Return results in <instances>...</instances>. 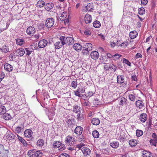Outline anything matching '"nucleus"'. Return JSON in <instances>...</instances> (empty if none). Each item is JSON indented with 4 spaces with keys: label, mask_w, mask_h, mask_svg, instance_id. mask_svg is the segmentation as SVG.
Listing matches in <instances>:
<instances>
[{
    "label": "nucleus",
    "mask_w": 157,
    "mask_h": 157,
    "mask_svg": "<svg viewBox=\"0 0 157 157\" xmlns=\"http://www.w3.org/2000/svg\"><path fill=\"white\" fill-rule=\"evenodd\" d=\"M68 38V37L60 36L59 38L60 41H57L54 44L55 48L56 49H59L62 48L63 45L66 44L67 40Z\"/></svg>",
    "instance_id": "obj_1"
},
{
    "label": "nucleus",
    "mask_w": 157,
    "mask_h": 157,
    "mask_svg": "<svg viewBox=\"0 0 157 157\" xmlns=\"http://www.w3.org/2000/svg\"><path fill=\"white\" fill-rule=\"evenodd\" d=\"M92 44L90 43L85 44L83 47L82 53L84 55L89 54V52L92 50Z\"/></svg>",
    "instance_id": "obj_2"
},
{
    "label": "nucleus",
    "mask_w": 157,
    "mask_h": 157,
    "mask_svg": "<svg viewBox=\"0 0 157 157\" xmlns=\"http://www.w3.org/2000/svg\"><path fill=\"white\" fill-rule=\"evenodd\" d=\"M124 76L122 75L117 76V83L122 84V86H124L127 84V82L124 81Z\"/></svg>",
    "instance_id": "obj_3"
},
{
    "label": "nucleus",
    "mask_w": 157,
    "mask_h": 157,
    "mask_svg": "<svg viewBox=\"0 0 157 157\" xmlns=\"http://www.w3.org/2000/svg\"><path fill=\"white\" fill-rule=\"evenodd\" d=\"M54 20L52 18L47 19L46 21V26L48 28H51L54 25Z\"/></svg>",
    "instance_id": "obj_4"
},
{
    "label": "nucleus",
    "mask_w": 157,
    "mask_h": 157,
    "mask_svg": "<svg viewBox=\"0 0 157 157\" xmlns=\"http://www.w3.org/2000/svg\"><path fill=\"white\" fill-rule=\"evenodd\" d=\"M81 150L84 156H89L91 153V151L88 147H83L81 149Z\"/></svg>",
    "instance_id": "obj_5"
},
{
    "label": "nucleus",
    "mask_w": 157,
    "mask_h": 157,
    "mask_svg": "<svg viewBox=\"0 0 157 157\" xmlns=\"http://www.w3.org/2000/svg\"><path fill=\"white\" fill-rule=\"evenodd\" d=\"M83 131V129L81 126L76 127L74 130V132L78 135H81Z\"/></svg>",
    "instance_id": "obj_6"
},
{
    "label": "nucleus",
    "mask_w": 157,
    "mask_h": 157,
    "mask_svg": "<svg viewBox=\"0 0 157 157\" xmlns=\"http://www.w3.org/2000/svg\"><path fill=\"white\" fill-rule=\"evenodd\" d=\"M48 44V41L47 40L43 39L40 41L38 43V47L40 48H44Z\"/></svg>",
    "instance_id": "obj_7"
},
{
    "label": "nucleus",
    "mask_w": 157,
    "mask_h": 157,
    "mask_svg": "<svg viewBox=\"0 0 157 157\" xmlns=\"http://www.w3.org/2000/svg\"><path fill=\"white\" fill-rule=\"evenodd\" d=\"M85 9L83 10V12L91 11L93 10V4L92 3H89L86 6H85Z\"/></svg>",
    "instance_id": "obj_8"
},
{
    "label": "nucleus",
    "mask_w": 157,
    "mask_h": 157,
    "mask_svg": "<svg viewBox=\"0 0 157 157\" xmlns=\"http://www.w3.org/2000/svg\"><path fill=\"white\" fill-rule=\"evenodd\" d=\"M36 30L34 27L30 26L26 30V33L29 35H31L33 34L35 32Z\"/></svg>",
    "instance_id": "obj_9"
},
{
    "label": "nucleus",
    "mask_w": 157,
    "mask_h": 157,
    "mask_svg": "<svg viewBox=\"0 0 157 157\" xmlns=\"http://www.w3.org/2000/svg\"><path fill=\"white\" fill-rule=\"evenodd\" d=\"M6 137L7 139L10 140L15 139V136L10 132H7L6 133L4 137Z\"/></svg>",
    "instance_id": "obj_10"
},
{
    "label": "nucleus",
    "mask_w": 157,
    "mask_h": 157,
    "mask_svg": "<svg viewBox=\"0 0 157 157\" xmlns=\"http://www.w3.org/2000/svg\"><path fill=\"white\" fill-rule=\"evenodd\" d=\"M92 20V17L90 15L87 14L85 15L84 21L86 24H89L91 23Z\"/></svg>",
    "instance_id": "obj_11"
},
{
    "label": "nucleus",
    "mask_w": 157,
    "mask_h": 157,
    "mask_svg": "<svg viewBox=\"0 0 157 157\" xmlns=\"http://www.w3.org/2000/svg\"><path fill=\"white\" fill-rule=\"evenodd\" d=\"M91 58L94 59H96L99 56V53L97 51H94L92 52L90 54Z\"/></svg>",
    "instance_id": "obj_12"
},
{
    "label": "nucleus",
    "mask_w": 157,
    "mask_h": 157,
    "mask_svg": "<svg viewBox=\"0 0 157 157\" xmlns=\"http://www.w3.org/2000/svg\"><path fill=\"white\" fill-rule=\"evenodd\" d=\"M136 106L139 107L140 109H143L144 108V106L143 102L141 101L138 100L136 102Z\"/></svg>",
    "instance_id": "obj_13"
},
{
    "label": "nucleus",
    "mask_w": 157,
    "mask_h": 157,
    "mask_svg": "<svg viewBox=\"0 0 157 157\" xmlns=\"http://www.w3.org/2000/svg\"><path fill=\"white\" fill-rule=\"evenodd\" d=\"M142 155L143 157H151L152 156L151 153L146 150L143 151L142 152Z\"/></svg>",
    "instance_id": "obj_14"
},
{
    "label": "nucleus",
    "mask_w": 157,
    "mask_h": 157,
    "mask_svg": "<svg viewBox=\"0 0 157 157\" xmlns=\"http://www.w3.org/2000/svg\"><path fill=\"white\" fill-rule=\"evenodd\" d=\"M32 134L33 132L30 129H26L24 132V135L26 137H31Z\"/></svg>",
    "instance_id": "obj_15"
},
{
    "label": "nucleus",
    "mask_w": 157,
    "mask_h": 157,
    "mask_svg": "<svg viewBox=\"0 0 157 157\" xmlns=\"http://www.w3.org/2000/svg\"><path fill=\"white\" fill-rule=\"evenodd\" d=\"M147 118V115L145 113L141 114L140 116V120L143 122H145Z\"/></svg>",
    "instance_id": "obj_16"
},
{
    "label": "nucleus",
    "mask_w": 157,
    "mask_h": 157,
    "mask_svg": "<svg viewBox=\"0 0 157 157\" xmlns=\"http://www.w3.org/2000/svg\"><path fill=\"white\" fill-rule=\"evenodd\" d=\"M3 117L5 120H10L12 118V116L10 114L6 111V113L3 115Z\"/></svg>",
    "instance_id": "obj_17"
},
{
    "label": "nucleus",
    "mask_w": 157,
    "mask_h": 157,
    "mask_svg": "<svg viewBox=\"0 0 157 157\" xmlns=\"http://www.w3.org/2000/svg\"><path fill=\"white\" fill-rule=\"evenodd\" d=\"M4 67L5 70L8 72L11 71L13 69L12 66L8 63L5 64Z\"/></svg>",
    "instance_id": "obj_18"
},
{
    "label": "nucleus",
    "mask_w": 157,
    "mask_h": 157,
    "mask_svg": "<svg viewBox=\"0 0 157 157\" xmlns=\"http://www.w3.org/2000/svg\"><path fill=\"white\" fill-rule=\"evenodd\" d=\"M42 153L41 151H38L32 154V157H41L42 156Z\"/></svg>",
    "instance_id": "obj_19"
},
{
    "label": "nucleus",
    "mask_w": 157,
    "mask_h": 157,
    "mask_svg": "<svg viewBox=\"0 0 157 157\" xmlns=\"http://www.w3.org/2000/svg\"><path fill=\"white\" fill-rule=\"evenodd\" d=\"M73 47L77 51H80L82 48V46L79 43L75 44Z\"/></svg>",
    "instance_id": "obj_20"
},
{
    "label": "nucleus",
    "mask_w": 157,
    "mask_h": 157,
    "mask_svg": "<svg viewBox=\"0 0 157 157\" xmlns=\"http://www.w3.org/2000/svg\"><path fill=\"white\" fill-rule=\"evenodd\" d=\"M91 122L94 125H97L100 123V121L98 118H93L92 119Z\"/></svg>",
    "instance_id": "obj_21"
},
{
    "label": "nucleus",
    "mask_w": 157,
    "mask_h": 157,
    "mask_svg": "<svg viewBox=\"0 0 157 157\" xmlns=\"http://www.w3.org/2000/svg\"><path fill=\"white\" fill-rule=\"evenodd\" d=\"M138 33L135 31H132L131 32L129 33V36L132 39H133L136 38L137 36Z\"/></svg>",
    "instance_id": "obj_22"
},
{
    "label": "nucleus",
    "mask_w": 157,
    "mask_h": 157,
    "mask_svg": "<svg viewBox=\"0 0 157 157\" xmlns=\"http://www.w3.org/2000/svg\"><path fill=\"white\" fill-rule=\"evenodd\" d=\"M10 23L7 22L6 25L5 23L3 24H1L0 29L2 31H3L5 30L9 26Z\"/></svg>",
    "instance_id": "obj_23"
},
{
    "label": "nucleus",
    "mask_w": 157,
    "mask_h": 157,
    "mask_svg": "<svg viewBox=\"0 0 157 157\" xmlns=\"http://www.w3.org/2000/svg\"><path fill=\"white\" fill-rule=\"evenodd\" d=\"M9 150L8 149H5L4 151L2 152L0 154V155L2 157H8Z\"/></svg>",
    "instance_id": "obj_24"
},
{
    "label": "nucleus",
    "mask_w": 157,
    "mask_h": 157,
    "mask_svg": "<svg viewBox=\"0 0 157 157\" xmlns=\"http://www.w3.org/2000/svg\"><path fill=\"white\" fill-rule=\"evenodd\" d=\"M109 69H110L111 71L114 72L117 69V67L116 65L113 63H110L109 64Z\"/></svg>",
    "instance_id": "obj_25"
},
{
    "label": "nucleus",
    "mask_w": 157,
    "mask_h": 157,
    "mask_svg": "<svg viewBox=\"0 0 157 157\" xmlns=\"http://www.w3.org/2000/svg\"><path fill=\"white\" fill-rule=\"evenodd\" d=\"M137 140L134 139L130 140L129 141L130 145L132 147L135 146L137 144Z\"/></svg>",
    "instance_id": "obj_26"
},
{
    "label": "nucleus",
    "mask_w": 157,
    "mask_h": 157,
    "mask_svg": "<svg viewBox=\"0 0 157 157\" xmlns=\"http://www.w3.org/2000/svg\"><path fill=\"white\" fill-rule=\"evenodd\" d=\"M53 5L52 3H48L45 6V9L48 11H49L53 7Z\"/></svg>",
    "instance_id": "obj_27"
},
{
    "label": "nucleus",
    "mask_w": 157,
    "mask_h": 157,
    "mask_svg": "<svg viewBox=\"0 0 157 157\" xmlns=\"http://www.w3.org/2000/svg\"><path fill=\"white\" fill-rule=\"evenodd\" d=\"M110 145L114 148H117L119 145V143L117 141H113L110 143Z\"/></svg>",
    "instance_id": "obj_28"
},
{
    "label": "nucleus",
    "mask_w": 157,
    "mask_h": 157,
    "mask_svg": "<svg viewBox=\"0 0 157 157\" xmlns=\"http://www.w3.org/2000/svg\"><path fill=\"white\" fill-rule=\"evenodd\" d=\"M80 108L79 106L78 105H75L73 106V110H71L70 112L73 111V112L77 113L80 111Z\"/></svg>",
    "instance_id": "obj_29"
},
{
    "label": "nucleus",
    "mask_w": 157,
    "mask_h": 157,
    "mask_svg": "<svg viewBox=\"0 0 157 157\" xmlns=\"http://www.w3.org/2000/svg\"><path fill=\"white\" fill-rule=\"evenodd\" d=\"M24 126H18L15 129V131L17 133H20L23 131Z\"/></svg>",
    "instance_id": "obj_30"
},
{
    "label": "nucleus",
    "mask_w": 157,
    "mask_h": 157,
    "mask_svg": "<svg viewBox=\"0 0 157 157\" xmlns=\"http://www.w3.org/2000/svg\"><path fill=\"white\" fill-rule=\"evenodd\" d=\"M18 139L19 141L22 143V144L25 146H26L27 145V143L26 142L24 139L22 137H20L18 135H17Z\"/></svg>",
    "instance_id": "obj_31"
},
{
    "label": "nucleus",
    "mask_w": 157,
    "mask_h": 157,
    "mask_svg": "<svg viewBox=\"0 0 157 157\" xmlns=\"http://www.w3.org/2000/svg\"><path fill=\"white\" fill-rule=\"evenodd\" d=\"M61 142L59 141H54L52 145V146L54 148H59L60 146L59 145L61 144Z\"/></svg>",
    "instance_id": "obj_32"
},
{
    "label": "nucleus",
    "mask_w": 157,
    "mask_h": 157,
    "mask_svg": "<svg viewBox=\"0 0 157 157\" xmlns=\"http://www.w3.org/2000/svg\"><path fill=\"white\" fill-rule=\"evenodd\" d=\"M25 41L23 39L17 38L16 40L17 44L21 46L23 44H25Z\"/></svg>",
    "instance_id": "obj_33"
},
{
    "label": "nucleus",
    "mask_w": 157,
    "mask_h": 157,
    "mask_svg": "<svg viewBox=\"0 0 157 157\" xmlns=\"http://www.w3.org/2000/svg\"><path fill=\"white\" fill-rule=\"evenodd\" d=\"M6 111V109L4 106H1L0 107V114L3 115Z\"/></svg>",
    "instance_id": "obj_34"
},
{
    "label": "nucleus",
    "mask_w": 157,
    "mask_h": 157,
    "mask_svg": "<svg viewBox=\"0 0 157 157\" xmlns=\"http://www.w3.org/2000/svg\"><path fill=\"white\" fill-rule=\"evenodd\" d=\"M93 26L96 28H99L101 26L100 22L98 21H95L93 23Z\"/></svg>",
    "instance_id": "obj_35"
},
{
    "label": "nucleus",
    "mask_w": 157,
    "mask_h": 157,
    "mask_svg": "<svg viewBox=\"0 0 157 157\" xmlns=\"http://www.w3.org/2000/svg\"><path fill=\"white\" fill-rule=\"evenodd\" d=\"M136 97L135 94H130L128 95V98L131 101L133 102L135 100Z\"/></svg>",
    "instance_id": "obj_36"
},
{
    "label": "nucleus",
    "mask_w": 157,
    "mask_h": 157,
    "mask_svg": "<svg viewBox=\"0 0 157 157\" xmlns=\"http://www.w3.org/2000/svg\"><path fill=\"white\" fill-rule=\"evenodd\" d=\"M92 135L94 138H97L99 137V134L98 131L94 130L93 132Z\"/></svg>",
    "instance_id": "obj_37"
},
{
    "label": "nucleus",
    "mask_w": 157,
    "mask_h": 157,
    "mask_svg": "<svg viewBox=\"0 0 157 157\" xmlns=\"http://www.w3.org/2000/svg\"><path fill=\"white\" fill-rule=\"evenodd\" d=\"M75 138L72 137H69V145H73L75 142Z\"/></svg>",
    "instance_id": "obj_38"
},
{
    "label": "nucleus",
    "mask_w": 157,
    "mask_h": 157,
    "mask_svg": "<svg viewBox=\"0 0 157 157\" xmlns=\"http://www.w3.org/2000/svg\"><path fill=\"white\" fill-rule=\"evenodd\" d=\"M44 144V141L42 139H39L37 142V145L39 147H42Z\"/></svg>",
    "instance_id": "obj_39"
},
{
    "label": "nucleus",
    "mask_w": 157,
    "mask_h": 157,
    "mask_svg": "<svg viewBox=\"0 0 157 157\" xmlns=\"http://www.w3.org/2000/svg\"><path fill=\"white\" fill-rule=\"evenodd\" d=\"M121 55L116 53L113 55V59L114 61H116L119 59L120 57L121 56Z\"/></svg>",
    "instance_id": "obj_40"
},
{
    "label": "nucleus",
    "mask_w": 157,
    "mask_h": 157,
    "mask_svg": "<svg viewBox=\"0 0 157 157\" xmlns=\"http://www.w3.org/2000/svg\"><path fill=\"white\" fill-rule=\"evenodd\" d=\"M69 45H72L74 43L75 40L72 35L69 34Z\"/></svg>",
    "instance_id": "obj_41"
},
{
    "label": "nucleus",
    "mask_w": 157,
    "mask_h": 157,
    "mask_svg": "<svg viewBox=\"0 0 157 157\" xmlns=\"http://www.w3.org/2000/svg\"><path fill=\"white\" fill-rule=\"evenodd\" d=\"M37 5L38 6L41 7L45 5V2L42 0H40L37 2Z\"/></svg>",
    "instance_id": "obj_42"
},
{
    "label": "nucleus",
    "mask_w": 157,
    "mask_h": 157,
    "mask_svg": "<svg viewBox=\"0 0 157 157\" xmlns=\"http://www.w3.org/2000/svg\"><path fill=\"white\" fill-rule=\"evenodd\" d=\"M136 136L138 137H140L143 135V131L140 130H137L136 131Z\"/></svg>",
    "instance_id": "obj_43"
},
{
    "label": "nucleus",
    "mask_w": 157,
    "mask_h": 157,
    "mask_svg": "<svg viewBox=\"0 0 157 157\" xmlns=\"http://www.w3.org/2000/svg\"><path fill=\"white\" fill-rule=\"evenodd\" d=\"M17 51L18 54L20 56H23L25 53L24 49L22 48H21Z\"/></svg>",
    "instance_id": "obj_44"
},
{
    "label": "nucleus",
    "mask_w": 157,
    "mask_h": 157,
    "mask_svg": "<svg viewBox=\"0 0 157 157\" xmlns=\"http://www.w3.org/2000/svg\"><path fill=\"white\" fill-rule=\"evenodd\" d=\"M139 13L140 15H142L145 13V9L143 7L139 9Z\"/></svg>",
    "instance_id": "obj_45"
},
{
    "label": "nucleus",
    "mask_w": 157,
    "mask_h": 157,
    "mask_svg": "<svg viewBox=\"0 0 157 157\" xmlns=\"http://www.w3.org/2000/svg\"><path fill=\"white\" fill-rule=\"evenodd\" d=\"M157 141V140H156L151 139L149 142L152 145L155 146L156 145Z\"/></svg>",
    "instance_id": "obj_46"
},
{
    "label": "nucleus",
    "mask_w": 157,
    "mask_h": 157,
    "mask_svg": "<svg viewBox=\"0 0 157 157\" xmlns=\"http://www.w3.org/2000/svg\"><path fill=\"white\" fill-rule=\"evenodd\" d=\"M123 62L124 63H125L126 64L129 66H131V63L128 61V60L125 58H124L123 59Z\"/></svg>",
    "instance_id": "obj_47"
},
{
    "label": "nucleus",
    "mask_w": 157,
    "mask_h": 157,
    "mask_svg": "<svg viewBox=\"0 0 157 157\" xmlns=\"http://www.w3.org/2000/svg\"><path fill=\"white\" fill-rule=\"evenodd\" d=\"M77 81H73L72 82L71 84V87L74 88H75L77 86Z\"/></svg>",
    "instance_id": "obj_48"
},
{
    "label": "nucleus",
    "mask_w": 157,
    "mask_h": 157,
    "mask_svg": "<svg viewBox=\"0 0 157 157\" xmlns=\"http://www.w3.org/2000/svg\"><path fill=\"white\" fill-rule=\"evenodd\" d=\"M74 92L75 95L76 96H78L79 97H81L82 96H83L82 94H81L80 93V92H79L78 90L77 89L76 90L74 91Z\"/></svg>",
    "instance_id": "obj_49"
},
{
    "label": "nucleus",
    "mask_w": 157,
    "mask_h": 157,
    "mask_svg": "<svg viewBox=\"0 0 157 157\" xmlns=\"http://www.w3.org/2000/svg\"><path fill=\"white\" fill-rule=\"evenodd\" d=\"M72 125L73 126H76L75 121L74 120H71L69 121V126L72 127Z\"/></svg>",
    "instance_id": "obj_50"
},
{
    "label": "nucleus",
    "mask_w": 157,
    "mask_h": 157,
    "mask_svg": "<svg viewBox=\"0 0 157 157\" xmlns=\"http://www.w3.org/2000/svg\"><path fill=\"white\" fill-rule=\"evenodd\" d=\"M67 16V15L66 14V12H64L61 15V16L60 17H61L60 18V19H61L63 21L65 18H66Z\"/></svg>",
    "instance_id": "obj_51"
},
{
    "label": "nucleus",
    "mask_w": 157,
    "mask_h": 157,
    "mask_svg": "<svg viewBox=\"0 0 157 157\" xmlns=\"http://www.w3.org/2000/svg\"><path fill=\"white\" fill-rule=\"evenodd\" d=\"M1 50L2 52L5 53L9 51V48H7L6 46L3 47L2 48H1Z\"/></svg>",
    "instance_id": "obj_52"
},
{
    "label": "nucleus",
    "mask_w": 157,
    "mask_h": 157,
    "mask_svg": "<svg viewBox=\"0 0 157 157\" xmlns=\"http://www.w3.org/2000/svg\"><path fill=\"white\" fill-rule=\"evenodd\" d=\"M25 50L26 52V55H29L32 52V51L31 50V49H29V48H25Z\"/></svg>",
    "instance_id": "obj_53"
},
{
    "label": "nucleus",
    "mask_w": 157,
    "mask_h": 157,
    "mask_svg": "<svg viewBox=\"0 0 157 157\" xmlns=\"http://www.w3.org/2000/svg\"><path fill=\"white\" fill-rule=\"evenodd\" d=\"M59 146H60L59 148V151H62L64 150L65 148V145L61 143V144L59 145Z\"/></svg>",
    "instance_id": "obj_54"
},
{
    "label": "nucleus",
    "mask_w": 157,
    "mask_h": 157,
    "mask_svg": "<svg viewBox=\"0 0 157 157\" xmlns=\"http://www.w3.org/2000/svg\"><path fill=\"white\" fill-rule=\"evenodd\" d=\"M77 89L80 92V94L85 93V88L84 87H79Z\"/></svg>",
    "instance_id": "obj_55"
},
{
    "label": "nucleus",
    "mask_w": 157,
    "mask_h": 157,
    "mask_svg": "<svg viewBox=\"0 0 157 157\" xmlns=\"http://www.w3.org/2000/svg\"><path fill=\"white\" fill-rule=\"evenodd\" d=\"M127 44L128 42H124L122 43L121 44H120L119 45L124 48L127 47Z\"/></svg>",
    "instance_id": "obj_56"
},
{
    "label": "nucleus",
    "mask_w": 157,
    "mask_h": 157,
    "mask_svg": "<svg viewBox=\"0 0 157 157\" xmlns=\"http://www.w3.org/2000/svg\"><path fill=\"white\" fill-rule=\"evenodd\" d=\"M84 34L86 36H89L91 35V33L90 32V31L88 29H86L84 32Z\"/></svg>",
    "instance_id": "obj_57"
},
{
    "label": "nucleus",
    "mask_w": 157,
    "mask_h": 157,
    "mask_svg": "<svg viewBox=\"0 0 157 157\" xmlns=\"http://www.w3.org/2000/svg\"><path fill=\"white\" fill-rule=\"evenodd\" d=\"M64 24L65 25H67L69 26V16L65 20L64 19Z\"/></svg>",
    "instance_id": "obj_58"
},
{
    "label": "nucleus",
    "mask_w": 157,
    "mask_h": 157,
    "mask_svg": "<svg viewBox=\"0 0 157 157\" xmlns=\"http://www.w3.org/2000/svg\"><path fill=\"white\" fill-rule=\"evenodd\" d=\"M142 57V55L140 53H138L136 54L135 57V59H137L139 58Z\"/></svg>",
    "instance_id": "obj_59"
},
{
    "label": "nucleus",
    "mask_w": 157,
    "mask_h": 157,
    "mask_svg": "<svg viewBox=\"0 0 157 157\" xmlns=\"http://www.w3.org/2000/svg\"><path fill=\"white\" fill-rule=\"evenodd\" d=\"M141 4L143 5H146L147 3V0H141Z\"/></svg>",
    "instance_id": "obj_60"
},
{
    "label": "nucleus",
    "mask_w": 157,
    "mask_h": 157,
    "mask_svg": "<svg viewBox=\"0 0 157 157\" xmlns=\"http://www.w3.org/2000/svg\"><path fill=\"white\" fill-rule=\"evenodd\" d=\"M34 153V151L30 150L28 151V155L30 157H32V154Z\"/></svg>",
    "instance_id": "obj_61"
},
{
    "label": "nucleus",
    "mask_w": 157,
    "mask_h": 157,
    "mask_svg": "<svg viewBox=\"0 0 157 157\" xmlns=\"http://www.w3.org/2000/svg\"><path fill=\"white\" fill-rule=\"evenodd\" d=\"M152 139L157 140V136L155 133H154L152 134Z\"/></svg>",
    "instance_id": "obj_62"
},
{
    "label": "nucleus",
    "mask_w": 157,
    "mask_h": 157,
    "mask_svg": "<svg viewBox=\"0 0 157 157\" xmlns=\"http://www.w3.org/2000/svg\"><path fill=\"white\" fill-rule=\"evenodd\" d=\"M84 144H80L77 145V147H78L79 149H82V147H83V146H84Z\"/></svg>",
    "instance_id": "obj_63"
},
{
    "label": "nucleus",
    "mask_w": 157,
    "mask_h": 157,
    "mask_svg": "<svg viewBox=\"0 0 157 157\" xmlns=\"http://www.w3.org/2000/svg\"><path fill=\"white\" fill-rule=\"evenodd\" d=\"M60 157H68L69 155L67 154L66 153H63L61 155H60Z\"/></svg>",
    "instance_id": "obj_64"
}]
</instances>
